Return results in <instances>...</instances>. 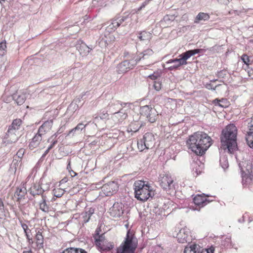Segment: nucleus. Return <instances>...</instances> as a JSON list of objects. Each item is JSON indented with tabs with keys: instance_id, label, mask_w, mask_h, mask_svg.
Listing matches in <instances>:
<instances>
[{
	"instance_id": "nucleus-58",
	"label": "nucleus",
	"mask_w": 253,
	"mask_h": 253,
	"mask_svg": "<svg viewBox=\"0 0 253 253\" xmlns=\"http://www.w3.org/2000/svg\"><path fill=\"white\" fill-rule=\"evenodd\" d=\"M160 76L159 72H154L153 74L150 75L148 76V78L151 79L152 80H156L158 79V77Z\"/></svg>"
},
{
	"instance_id": "nucleus-45",
	"label": "nucleus",
	"mask_w": 253,
	"mask_h": 253,
	"mask_svg": "<svg viewBox=\"0 0 253 253\" xmlns=\"http://www.w3.org/2000/svg\"><path fill=\"white\" fill-rule=\"evenodd\" d=\"M231 238L226 237L224 240H222L221 245L224 248H228L231 247Z\"/></svg>"
},
{
	"instance_id": "nucleus-46",
	"label": "nucleus",
	"mask_w": 253,
	"mask_h": 253,
	"mask_svg": "<svg viewBox=\"0 0 253 253\" xmlns=\"http://www.w3.org/2000/svg\"><path fill=\"white\" fill-rule=\"evenodd\" d=\"M6 48V42H2L0 43V57L2 56L5 52Z\"/></svg>"
},
{
	"instance_id": "nucleus-40",
	"label": "nucleus",
	"mask_w": 253,
	"mask_h": 253,
	"mask_svg": "<svg viewBox=\"0 0 253 253\" xmlns=\"http://www.w3.org/2000/svg\"><path fill=\"white\" fill-rule=\"evenodd\" d=\"M248 136L246 138L248 145L253 148V131L248 132Z\"/></svg>"
},
{
	"instance_id": "nucleus-56",
	"label": "nucleus",
	"mask_w": 253,
	"mask_h": 253,
	"mask_svg": "<svg viewBox=\"0 0 253 253\" xmlns=\"http://www.w3.org/2000/svg\"><path fill=\"white\" fill-rule=\"evenodd\" d=\"M131 104L130 103H126V102H122L120 101V107L121 108H124V109H127V107H128V111H129L130 109V105Z\"/></svg>"
},
{
	"instance_id": "nucleus-3",
	"label": "nucleus",
	"mask_w": 253,
	"mask_h": 253,
	"mask_svg": "<svg viewBox=\"0 0 253 253\" xmlns=\"http://www.w3.org/2000/svg\"><path fill=\"white\" fill-rule=\"evenodd\" d=\"M150 188L151 186L144 181H135L133 184L135 197L142 202L147 201L150 197L152 198L154 193Z\"/></svg>"
},
{
	"instance_id": "nucleus-8",
	"label": "nucleus",
	"mask_w": 253,
	"mask_h": 253,
	"mask_svg": "<svg viewBox=\"0 0 253 253\" xmlns=\"http://www.w3.org/2000/svg\"><path fill=\"white\" fill-rule=\"evenodd\" d=\"M136 60L133 57L129 60H125L119 63L116 66V72L118 74H124L136 65Z\"/></svg>"
},
{
	"instance_id": "nucleus-26",
	"label": "nucleus",
	"mask_w": 253,
	"mask_h": 253,
	"mask_svg": "<svg viewBox=\"0 0 253 253\" xmlns=\"http://www.w3.org/2000/svg\"><path fill=\"white\" fill-rule=\"evenodd\" d=\"M138 39L140 41H149L152 37V34L146 31L137 32L136 33Z\"/></svg>"
},
{
	"instance_id": "nucleus-48",
	"label": "nucleus",
	"mask_w": 253,
	"mask_h": 253,
	"mask_svg": "<svg viewBox=\"0 0 253 253\" xmlns=\"http://www.w3.org/2000/svg\"><path fill=\"white\" fill-rule=\"evenodd\" d=\"M153 87L156 90L159 91L162 88L161 82L159 81H155L153 82Z\"/></svg>"
},
{
	"instance_id": "nucleus-53",
	"label": "nucleus",
	"mask_w": 253,
	"mask_h": 253,
	"mask_svg": "<svg viewBox=\"0 0 253 253\" xmlns=\"http://www.w3.org/2000/svg\"><path fill=\"white\" fill-rule=\"evenodd\" d=\"M21 161L22 160L18 159L16 158H13V160L12 161L11 166L14 167L15 169H16L18 167L19 164L20 166H21Z\"/></svg>"
},
{
	"instance_id": "nucleus-9",
	"label": "nucleus",
	"mask_w": 253,
	"mask_h": 253,
	"mask_svg": "<svg viewBox=\"0 0 253 253\" xmlns=\"http://www.w3.org/2000/svg\"><path fill=\"white\" fill-rule=\"evenodd\" d=\"M18 140V136L16 132L13 131L11 129H8L5 135L2 138L1 143V147H4L12 145L15 143Z\"/></svg>"
},
{
	"instance_id": "nucleus-28",
	"label": "nucleus",
	"mask_w": 253,
	"mask_h": 253,
	"mask_svg": "<svg viewBox=\"0 0 253 253\" xmlns=\"http://www.w3.org/2000/svg\"><path fill=\"white\" fill-rule=\"evenodd\" d=\"M94 212V209L92 208H85L84 212L82 213L83 222L87 223L89 221L91 216Z\"/></svg>"
},
{
	"instance_id": "nucleus-6",
	"label": "nucleus",
	"mask_w": 253,
	"mask_h": 253,
	"mask_svg": "<svg viewBox=\"0 0 253 253\" xmlns=\"http://www.w3.org/2000/svg\"><path fill=\"white\" fill-rule=\"evenodd\" d=\"M155 139L154 134L151 132L146 133L142 139L137 141L138 148L140 151L145 149H152L155 145Z\"/></svg>"
},
{
	"instance_id": "nucleus-17",
	"label": "nucleus",
	"mask_w": 253,
	"mask_h": 253,
	"mask_svg": "<svg viewBox=\"0 0 253 253\" xmlns=\"http://www.w3.org/2000/svg\"><path fill=\"white\" fill-rule=\"evenodd\" d=\"M239 166L242 174L250 175L252 173L253 166L251 162L248 161L242 162L239 163Z\"/></svg>"
},
{
	"instance_id": "nucleus-4",
	"label": "nucleus",
	"mask_w": 253,
	"mask_h": 253,
	"mask_svg": "<svg viewBox=\"0 0 253 253\" xmlns=\"http://www.w3.org/2000/svg\"><path fill=\"white\" fill-rule=\"evenodd\" d=\"M138 240L133 231L128 230L125 240L117 249V253H134Z\"/></svg>"
},
{
	"instance_id": "nucleus-24",
	"label": "nucleus",
	"mask_w": 253,
	"mask_h": 253,
	"mask_svg": "<svg viewBox=\"0 0 253 253\" xmlns=\"http://www.w3.org/2000/svg\"><path fill=\"white\" fill-rule=\"evenodd\" d=\"M27 95L26 93L16 92L12 95L13 99L16 102L18 105L23 104L26 99Z\"/></svg>"
},
{
	"instance_id": "nucleus-41",
	"label": "nucleus",
	"mask_w": 253,
	"mask_h": 253,
	"mask_svg": "<svg viewBox=\"0 0 253 253\" xmlns=\"http://www.w3.org/2000/svg\"><path fill=\"white\" fill-rule=\"evenodd\" d=\"M98 247L103 251H110L114 248V244L113 243H109L108 245L103 243Z\"/></svg>"
},
{
	"instance_id": "nucleus-21",
	"label": "nucleus",
	"mask_w": 253,
	"mask_h": 253,
	"mask_svg": "<svg viewBox=\"0 0 253 253\" xmlns=\"http://www.w3.org/2000/svg\"><path fill=\"white\" fill-rule=\"evenodd\" d=\"M53 125L52 120H49L45 121L39 128L38 131L41 133L42 135L45 134V133L49 131Z\"/></svg>"
},
{
	"instance_id": "nucleus-47",
	"label": "nucleus",
	"mask_w": 253,
	"mask_h": 253,
	"mask_svg": "<svg viewBox=\"0 0 253 253\" xmlns=\"http://www.w3.org/2000/svg\"><path fill=\"white\" fill-rule=\"evenodd\" d=\"M25 150L23 148L20 149L17 152L14 158L22 160V159L25 154Z\"/></svg>"
},
{
	"instance_id": "nucleus-11",
	"label": "nucleus",
	"mask_w": 253,
	"mask_h": 253,
	"mask_svg": "<svg viewBox=\"0 0 253 253\" xmlns=\"http://www.w3.org/2000/svg\"><path fill=\"white\" fill-rule=\"evenodd\" d=\"M119 186L118 184L114 181H110L103 185L102 187V191L107 196H110L116 193L118 191Z\"/></svg>"
},
{
	"instance_id": "nucleus-59",
	"label": "nucleus",
	"mask_w": 253,
	"mask_h": 253,
	"mask_svg": "<svg viewBox=\"0 0 253 253\" xmlns=\"http://www.w3.org/2000/svg\"><path fill=\"white\" fill-rule=\"evenodd\" d=\"M42 185V188L43 190H44V193L48 191L49 189L50 188V183H46L45 184H43L42 183H41Z\"/></svg>"
},
{
	"instance_id": "nucleus-43",
	"label": "nucleus",
	"mask_w": 253,
	"mask_h": 253,
	"mask_svg": "<svg viewBox=\"0 0 253 253\" xmlns=\"http://www.w3.org/2000/svg\"><path fill=\"white\" fill-rule=\"evenodd\" d=\"M174 20V17L173 15H167L165 16L163 18V19L161 21V24L164 25V23H166V24H169V22H172Z\"/></svg>"
},
{
	"instance_id": "nucleus-15",
	"label": "nucleus",
	"mask_w": 253,
	"mask_h": 253,
	"mask_svg": "<svg viewBox=\"0 0 253 253\" xmlns=\"http://www.w3.org/2000/svg\"><path fill=\"white\" fill-rule=\"evenodd\" d=\"M128 111L127 109H124V108L120 109L119 110L117 111L114 115H113V118L115 121L118 122H122L125 119H126L128 116Z\"/></svg>"
},
{
	"instance_id": "nucleus-44",
	"label": "nucleus",
	"mask_w": 253,
	"mask_h": 253,
	"mask_svg": "<svg viewBox=\"0 0 253 253\" xmlns=\"http://www.w3.org/2000/svg\"><path fill=\"white\" fill-rule=\"evenodd\" d=\"M130 17H129V14H128L126 16L116 17L115 19L116 21H117V22H118L119 23L120 26L124 22L126 21Z\"/></svg>"
},
{
	"instance_id": "nucleus-2",
	"label": "nucleus",
	"mask_w": 253,
	"mask_h": 253,
	"mask_svg": "<svg viewBox=\"0 0 253 253\" xmlns=\"http://www.w3.org/2000/svg\"><path fill=\"white\" fill-rule=\"evenodd\" d=\"M237 130L233 124L227 125L222 130L220 139L222 146L228 149L231 154L238 149L237 143Z\"/></svg>"
},
{
	"instance_id": "nucleus-54",
	"label": "nucleus",
	"mask_w": 253,
	"mask_h": 253,
	"mask_svg": "<svg viewBox=\"0 0 253 253\" xmlns=\"http://www.w3.org/2000/svg\"><path fill=\"white\" fill-rule=\"evenodd\" d=\"M64 193V191L61 189H54V195L57 198L61 197Z\"/></svg>"
},
{
	"instance_id": "nucleus-52",
	"label": "nucleus",
	"mask_w": 253,
	"mask_h": 253,
	"mask_svg": "<svg viewBox=\"0 0 253 253\" xmlns=\"http://www.w3.org/2000/svg\"><path fill=\"white\" fill-rule=\"evenodd\" d=\"M47 142H50L51 143L50 145L48 147V150H51L57 144V143L58 142V141H57V139H52V138H49L47 140Z\"/></svg>"
},
{
	"instance_id": "nucleus-7",
	"label": "nucleus",
	"mask_w": 253,
	"mask_h": 253,
	"mask_svg": "<svg viewBox=\"0 0 253 253\" xmlns=\"http://www.w3.org/2000/svg\"><path fill=\"white\" fill-rule=\"evenodd\" d=\"M140 113L145 117L151 123H154L157 120L158 113L151 105H145L140 107Z\"/></svg>"
},
{
	"instance_id": "nucleus-38",
	"label": "nucleus",
	"mask_w": 253,
	"mask_h": 253,
	"mask_svg": "<svg viewBox=\"0 0 253 253\" xmlns=\"http://www.w3.org/2000/svg\"><path fill=\"white\" fill-rule=\"evenodd\" d=\"M219 163L221 167L223 168V169L225 170L226 169L228 168V161L226 156H223L220 157Z\"/></svg>"
},
{
	"instance_id": "nucleus-23",
	"label": "nucleus",
	"mask_w": 253,
	"mask_h": 253,
	"mask_svg": "<svg viewBox=\"0 0 253 253\" xmlns=\"http://www.w3.org/2000/svg\"><path fill=\"white\" fill-rule=\"evenodd\" d=\"M27 190L24 186H19L17 188L14 193V196L17 198V201L20 202L21 200L24 199Z\"/></svg>"
},
{
	"instance_id": "nucleus-63",
	"label": "nucleus",
	"mask_w": 253,
	"mask_h": 253,
	"mask_svg": "<svg viewBox=\"0 0 253 253\" xmlns=\"http://www.w3.org/2000/svg\"><path fill=\"white\" fill-rule=\"evenodd\" d=\"M71 159H69L67 161V169L68 170L69 172L71 171V170H72L71 167Z\"/></svg>"
},
{
	"instance_id": "nucleus-51",
	"label": "nucleus",
	"mask_w": 253,
	"mask_h": 253,
	"mask_svg": "<svg viewBox=\"0 0 253 253\" xmlns=\"http://www.w3.org/2000/svg\"><path fill=\"white\" fill-rule=\"evenodd\" d=\"M228 105L229 102L226 98H221L220 99V104L219 105V107L226 108L228 106Z\"/></svg>"
},
{
	"instance_id": "nucleus-32",
	"label": "nucleus",
	"mask_w": 253,
	"mask_h": 253,
	"mask_svg": "<svg viewBox=\"0 0 253 253\" xmlns=\"http://www.w3.org/2000/svg\"><path fill=\"white\" fill-rule=\"evenodd\" d=\"M210 16L209 14L204 12H200L196 17L195 23H198L201 20L207 21L210 19Z\"/></svg>"
},
{
	"instance_id": "nucleus-20",
	"label": "nucleus",
	"mask_w": 253,
	"mask_h": 253,
	"mask_svg": "<svg viewBox=\"0 0 253 253\" xmlns=\"http://www.w3.org/2000/svg\"><path fill=\"white\" fill-rule=\"evenodd\" d=\"M177 238L178 242L180 243H189L191 240L188 232L186 231L184 229H182L179 231L177 235Z\"/></svg>"
},
{
	"instance_id": "nucleus-25",
	"label": "nucleus",
	"mask_w": 253,
	"mask_h": 253,
	"mask_svg": "<svg viewBox=\"0 0 253 253\" xmlns=\"http://www.w3.org/2000/svg\"><path fill=\"white\" fill-rule=\"evenodd\" d=\"M179 61V58L171 59L168 61L166 63L167 64H172L168 68V70L169 71H172L174 70L178 69L181 66L184 65V64L180 63ZM181 62H182L180 63Z\"/></svg>"
},
{
	"instance_id": "nucleus-30",
	"label": "nucleus",
	"mask_w": 253,
	"mask_h": 253,
	"mask_svg": "<svg viewBox=\"0 0 253 253\" xmlns=\"http://www.w3.org/2000/svg\"><path fill=\"white\" fill-rule=\"evenodd\" d=\"M108 24L106 30L109 33L115 31L119 27V23L117 22L115 18L108 22Z\"/></svg>"
},
{
	"instance_id": "nucleus-16",
	"label": "nucleus",
	"mask_w": 253,
	"mask_h": 253,
	"mask_svg": "<svg viewBox=\"0 0 253 253\" xmlns=\"http://www.w3.org/2000/svg\"><path fill=\"white\" fill-rule=\"evenodd\" d=\"M154 52L152 49L148 48L140 52L139 54L133 57L136 60V64L142 60L148 59L150 56L153 55Z\"/></svg>"
},
{
	"instance_id": "nucleus-12",
	"label": "nucleus",
	"mask_w": 253,
	"mask_h": 253,
	"mask_svg": "<svg viewBox=\"0 0 253 253\" xmlns=\"http://www.w3.org/2000/svg\"><path fill=\"white\" fill-rule=\"evenodd\" d=\"M124 206L121 203H115L110 209V215L114 217H120L124 213Z\"/></svg>"
},
{
	"instance_id": "nucleus-18",
	"label": "nucleus",
	"mask_w": 253,
	"mask_h": 253,
	"mask_svg": "<svg viewBox=\"0 0 253 253\" xmlns=\"http://www.w3.org/2000/svg\"><path fill=\"white\" fill-rule=\"evenodd\" d=\"M76 47L80 54L82 56H85L87 55L90 50H91V48L89 47L82 41H78L76 44Z\"/></svg>"
},
{
	"instance_id": "nucleus-62",
	"label": "nucleus",
	"mask_w": 253,
	"mask_h": 253,
	"mask_svg": "<svg viewBox=\"0 0 253 253\" xmlns=\"http://www.w3.org/2000/svg\"><path fill=\"white\" fill-rule=\"evenodd\" d=\"M21 226H22V227L23 228L25 233L28 232V230H29L30 231V230H29V229L28 228V226L26 224L22 223Z\"/></svg>"
},
{
	"instance_id": "nucleus-57",
	"label": "nucleus",
	"mask_w": 253,
	"mask_h": 253,
	"mask_svg": "<svg viewBox=\"0 0 253 253\" xmlns=\"http://www.w3.org/2000/svg\"><path fill=\"white\" fill-rule=\"evenodd\" d=\"M78 108V105L75 103H71L68 108V110L72 111H76Z\"/></svg>"
},
{
	"instance_id": "nucleus-60",
	"label": "nucleus",
	"mask_w": 253,
	"mask_h": 253,
	"mask_svg": "<svg viewBox=\"0 0 253 253\" xmlns=\"http://www.w3.org/2000/svg\"><path fill=\"white\" fill-rule=\"evenodd\" d=\"M219 85H216L215 86H213V84H207L206 85V87L208 89H212V90H215V88L217 86H219Z\"/></svg>"
},
{
	"instance_id": "nucleus-36",
	"label": "nucleus",
	"mask_w": 253,
	"mask_h": 253,
	"mask_svg": "<svg viewBox=\"0 0 253 253\" xmlns=\"http://www.w3.org/2000/svg\"><path fill=\"white\" fill-rule=\"evenodd\" d=\"M199 246L196 244L193 245L189 247H186L184 249V253H198Z\"/></svg>"
},
{
	"instance_id": "nucleus-37",
	"label": "nucleus",
	"mask_w": 253,
	"mask_h": 253,
	"mask_svg": "<svg viewBox=\"0 0 253 253\" xmlns=\"http://www.w3.org/2000/svg\"><path fill=\"white\" fill-rule=\"evenodd\" d=\"M36 239L37 240V243L39 248H43V237L40 231H38L36 235Z\"/></svg>"
},
{
	"instance_id": "nucleus-29",
	"label": "nucleus",
	"mask_w": 253,
	"mask_h": 253,
	"mask_svg": "<svg viewBox=\"0 0 253 253\" xmlns=\"http://www.w3.org/2000/svg\"><path fill=\"white\" fill-rule=\"evenodd\" d=\"M47 203H49L47 200V197L46 195H42V200L40 202V209L42 211L48 212L49 210V207Z\"/></svg>"
},
{
	"instance_id": "nucleus-31",
	"label": "nucleus",
	"mask_w": 253,
	"mask_h": 253,
	"mask_svg": "<svg viewBox=\"0 0 253 253\" xmlns=\"http://www.w3.org/2000/svg\"><path fill=\"white\" fill-rule=\"evenodd\" d=\"M22 124V121L19 119L14 120L10 126H9L8 129H11L14 132H17Z\"/></svg>"
},
{
	"instance_id": "nucleus-42",
	"label": "nucleus",
	"mask_w": 253,
	"mask_h": 253,
	"mask_svg": "<svg viewBox=\"0 0 253 253\" xmlns=\"http://www.w3.org/2000/svg\"><path fill=\"white\" fill-rule=\"evenodd\" d=\"M241 59L248 67H249L250 65H251L253 62V60H251L250 56L245 54L241 56Z\"/></svg>"
},
{
	"instance_id": "nucleus-34",
	"label": "nucleus",
	"mask_w": 253,
	"mask_h": 253,
	"mask_svg": "<svg viewBox=\"0 0 253 253\" xmlns=\"http://www.w3.org/2000/svg\"><path fill=\"white\" fill-rule=\"evenodd\" d=\"M96 234L94 236L95 242V244L97 246H100L101 244L104 243L105 241V236L104 234H102L100 235H99V233L97 232V230H96Z\"/></svg>"
},
{
	"instance_id": "nucleus-13",
	"label": "nucleus",
	"mask_w": 253,
	"mask_h": 253,
	"mask_svg": "<svg viewBox=\"0 0 253 253\" xmlns=\"http://www.w3.org/2000/svg\"><path fill=\"white\" fill-rule=\"evenodd\" d=\"M209 197V195H206L204 193L201 195L198 194L193 198V202L200 208L203 207L211 202V200H209L207 198Z\"/></svg>"
},
{
	"instance_id": "nucleus-61",
	"label": "nucleus",
	"mask_w": 253,
	"mask_h": 253,
	"mask_svg": "<svg viewBox=\"0 0 253 253\" xmlns=\"http://www.w3.org/2000/svg\"><path fill=\"white\" fill-rule=\"evenodd\" d=\"M4 212V204L2 199L0 197V213Z\"/></svg>"
},
{
	"instance_id": "nucleus-33",
	"label": "nucleus",
	"mask_w": 253,
	"mask_h": 253,
	"mask_svg": "<svg viewBox=\"0 0 253 253\" xmlns=\"http://www.w3.org/2000/svg\"><path fill=\"white\" fill-rule=\"evenodd\" d=\"M141 125L138 122L131 123L127 127L128 132H136L140 129Z\"/></svg>"
},
{
	"instance_id": "nucleus-64",
	"label": "nucleus",
	"mask_w": 253,
	"mask_h": 253,
	"mask_svg": "<svg viewBox=\"0 0 253 253\" xmlns=\"http://www.w3.org/2000/svg\"><path fill=\"white\" fill-rule=\"evenodd\" d=\"M249 127H250L249 131H253V118H252L250 123H249Z\"/></svg>"
},
{
	"instance_id": "nucleus-27",
	"label": "nucleus",
	"mask_w": 253,
	"mask_h": 253,
	"mask_svg": "<svg viewBox=\"0 0 253 253\" xmlns=\"http://www.w3.org/2000/svg\"><path fill=\"white\" fill-rule=\"evenodd\" d=\"M87 125V124L84 125L83 123H79L75 127L73 128L69 131L68 135H70L71 134L74 135L81 133L83 130H84V131L85 130V127Z\"/></svg>"
},
{
	"instance_id": "nucleus-5",
	"label": "nucleus",
	"mask_w": 253,
	"mask_h": 253,
	"mask_svg": "<svg viewBox=\"0 0 253 253\" xmlns=\"http://www.w3.org/2000/svg\"><path fill=\"white\" fill-rule=\"evenodd\" d=\"M159 181L161 187L167 192L171 193L175 190L173 179L169 173H164L160 174Z\"/></svg>"
},
{
	"instance_id": "nucleus-49",
	"label": "nucleus",
	"mask_w": 253,
	"mask_h": 253,
	"mask_svg": "<svg viewBox=\"0 0 253 253\" xmlns=\"http://www.w3.org/2000/svg\"><path fill=\"white\" fill-rule=\"evenodd\" d=\"M108 117V114L107 113L101 114H100V115L99 117L97 116L94 118L93 123H94L96 124V123L98 122V121L99 119H101V120L105 119L107 118Z\"/></svg>"
},
{
	"instance_id": "nucleus-50",
	"label": "nucleus",
	"mask_w": 253,
	"mask_h": 253,
	"mask_svg": "<svg viewBox=\"0 0 253 253\" xmlns=\"http://www.w3.org/2000/svg\"><path fill=\"white\" fill-rule=\"evenodd\" d=\"M214 250V249L213 248L201 249L199 247L198 253H213Z\"/></svg>"
},
{
	"instance_id": "nucleus-39",
	"label": "nucleus",
	"mask_w": 253,
	"mask_h": 253,
	"mask_svg": "<svg viewBox=\"0 0 253 253\" xmlns=\"http://www.w3.org/2000/svg\"><path fill=\"white\" fill-rule=\"evenodd\" d=\"M253 176L252 174L250 175L242 174V182L244 185H247L248 183H250L252 180V177Z\"/></svg>"
},
{
	"instance_id": "nucleus-19",
	"label": "nucleus",
	"mask_w": 253,
	"mask_h": 253,
	"mask_svg": "<svg viewBox=\"0 0 253 253\" xmlns=\"http://www.w3.org/2000/svg\"><path fill=\"white\" fill-rule=\"evenodd\" d=\"M42 134L39 132L35 134L29 144V148L30 150H33L40 146L42 140Z\"/></svg>"
},
{
	"instance_id": "nucleus-10",
	"label": "nucleus",
	"mask_w": 253,
	"mask_h": 253,
	"mask_svg": "<svg viewBox=\"0 0 253 253\" xmlns=\"http://www.w3.org/2000/svg\"><path fill=\"white\" fill-rule=\"evenodd\" d=\"M205 51V49H194L186 51L179 55L180 63L182 62L181 63L186 65L187 64L186 60L190 57L197 53H203Z\"/></svg>"
},
{
	"instance_id": "nucleus-1",
	"label": "nucleus",
	"mask_w": 253,
	"mask_h": 253,
	"mask_svg": "<svg viewBox=\"0 0 253 253\" xmlns=\"http://www.w3.org/2000/svg\"><path fill=\"white\" fill-rule=\"evenodd\" d=\"M186 144L197 155L202 156L212 144V140L207 133L197 131L189 136Z\"/></svg>"
},
{
	"instance_id": "nucleus-55",
	"label": "nucleus",
	"mask_w": 253,
	"mask_h": 253,
	"mask_svg": "<svg viewBox=\"0 0 253 253\" xmlns=\"http://www.w3.org/2000/svg\"><path fill=\"white\" fill-rule=\"evenodd\" d=\"M216 75L218 78H224L227 75V71L224 70L218 71Z\"/></svg>"
},
{
	"instance_id": "nucleus-14",
	"label": "nucleus",
	"mask_w": 253,
	"mask_h": 253,
	"mask_svg": "<svg viewBox=\"0 0 253 253\" xmlns=\"http://www.w3.org/2000/svg\"><path fill=\"white\" fill-rule=\"evenodd\" d=\"M28 192L34 197L37 195H45L44 190L42 188L41 183L33 184L28 190Z\"/></svg>"
},
{
	"instance_id": "nucleus-22",
	"label": "nucleus",
	"mask_w": 253,
	"mask_h": 253,
	"mask_svg": "<svg viewBox=\"0 0 253 253\" xmlns=\"http://www.w3.org/2000/svg\"><path fill=\"white\" fill-rule=\"evenodd\" d=\"M120 109H121L120 107V101L117 100L111 101L107 107V112L113 115Z\"/></svg>"
},
{
	"instance_id": "nucleus-35",
	"label": "nucleus",
	"mask_w": 253,
	"mask_h": 253,
	"mask_svg": "<svg viewBox=\"0 0 253 253\" xmlns=\"http://www.w3.org/2000/svg\"><path fill=\"white\" fill-rule=\"evenodd\" d=\"M62 253H87V252L80 248H68L65 249Z\"/></svg>"
}]
</instances>
